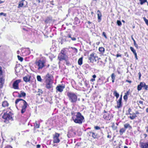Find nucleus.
Masks as SVG:
<instances>
[{
  "mask_svg": "<svg viewBox=\"0 0 148 148\" xmlns=\"http://www.w3.org/2000/svg\"><path fill=\"white\" fill-rule=\"evenodd\" d=\"M15 104L16 108L17 107L16 106V104L18 103H19L20 104L22 105V109L21 110V113H24L26 110V108L27 106V103L25 100L22 99H17L15 101Z\"/></svg>",
  "mask_w": 148,
  "mask_h": 148,
  "instance_id": "f257e3e1",
  "label": "nucleus"
},
{
  "mask_svg": "<svg viewBox=\"0 0 148 148\" xmlns=\"http://www.w3.org/2000/svg\"><path fill=\"white\" fill-rule=\"evenodd\" d=\"M73 119L75 123L81 124L82 122L84 117L80 112H78L76 115L73 117Z\"/></svg>",
  "mask_w": 148,
  "mask_h": 148,
  "instance_id": "f03ea898",
  "label": "nucleus"
},
{
  "mask_svg": "<svg viewBox=\"0 0 148 148\" xmlns=\"http://www.w3.org/2000/svg\"><path fill=\"white\" fill-rule=\"evenodd\" d=\"M67 95L69 98V101L72 103H75L77 101V96L74 93H68Z\"/></svg>",
  "mask_w": 148,
  "mask_h": 148,
  "instance_id": "7ed1b4c3",
  "label": "nucleus"
},
{
  "mask_svg": "<svg viewBox=\"0 0 148 148\" xmlns=\"http://www.w3.org/2000/svg\"><path fill=\"white\" fill-rule=\"evenodd\" d=\"M35 63L38 66V69H42L45 66V61L43 60H39L38 61H36Z\"/></svg>",
  "mask_w": 148,
  "mask_h": 148,
  "instance_id": "20e7f679",
  "label": "nucleus"
},
{
  "mask_svg": "<svg viewBox=\"0 0 148 148\" xmlns=\"http://www.w3.org/2000/svg\"><path fill=\"white\" fill-rule=\"evenodd\" d=\"M60 134L56 133L53 135V142L54 143H58L60 142V140L59 137L60 136Z\"/></svg>",
  "mask_w": 148,
  "mask_h": 148,
  "instance_id": "39448f33",
  "label": "nucleus"
},
{
  "mask_svg": "<svg viewBox=\"0 0 148 148\" xmlns=\"http://www.w3.org/2000/svg\"><path fill=\"white\" fill-rule=\"evenodd\" d=\"M97 57L94 53L91 54L89 57V59L90 60V62H93L94 61H96L97 60Z\"/></svg>",
  "mask_w": 148,
  "mask_h": 148,
  "instance_id": "423d86ee",
  "label": "nucleus"
},
{
  "mask_svg": "<svg viewBox=\"0 0 148 148\" xmlns=\"http://www.w3.org/2000/svg\"><path fill=\"white\" fill-rule=\"evenodd\" d=\"M2 73L1 68L0 66V88H1L3 87L4 82V79L1 77L2 75Z\"/></svg>",
  "mask_w": 148,
  "mask_h": 148,
  "instance_id": "0eeeda50",
  "label": "nucleus"
},
{
  "mask_svg": "<svg viewBox=\"0 0 148 148\" xmlns=\"http://www.w3.org/2000/svg\"><path fill=\"white\" fill-rule=\"evenodd\" d=\"M66 56L65 54H59L58 56V58L60 61L64 60H66Z\"/></svg>",
  "mask_w": 148,
  "mask_h": 148,
  "instance_id": "6e6552de",
  "label": "nucleus"
},
{
  "mask_svg": "<svg viewBox=\"0 0 148 148\" xmlns=\"http://www.w3.org/2000/svg\"><path fill=\"white\" fill-rule=\"evenodd\" d=\"M2 117L5 120L10 119H12V117L9 114L5 113L2 116Z\"/></svg>",
  "mask_w": 148,
  "mask_h": 148,
  "instance_id": "1a4fd4ad",
  "label": "nucleus"
},
{
  "mask_svg": "<svg viewBox=\"0 0 148 148\" xmlns=\"http://www.w3.org/2000/svg\"><path fill=\"white\" fill-rule=\"evenodd\" d=\"M139 145L141 148H148V142L145 143L140 142Z\"/></svg>",
  "mask_w": 148,
  "mask_h": 148,
  "instance_id": "9d476101",
  "label": "nucleus"
},
{
  "mask_svg": "<svg viewBox=\"0 0 148 148\" xmlns=\"http://www.w3.org/2000/svg\"><path fill=\"white\" fill-rule=\"evenodd\" d=\"M21 82L20 80H17L15 81L13 83V87L15 89H18V84Z\"/></svg>",
  "mask_w": 148,
  "mask_h": 148,
  "instance_id": "9b49d317",
  "label": "nucleus"
},
{
  "mask_svg": "<svg viewBox=\"0 0 148 148\" xmlns=\"http://www.w3.org/2000/svg\"><path fill=\"white\" fill-rule=\"evenodd\" d=\"M52 76L51 75L49 74L48 73L46 75L45 79L46 82H51V78Z\"/></svg>",
  "mask_w": 148,
  "mask_h": 148,
  "instance_id": "f8f14e48",
  "label": "nucleus"
},
{
  "mask_svg": "<svg viewBox=\"0 0 148 148\" xmlns=\"http://www.w3.org/2000/svg\"><path fill=\"white\" fill-rule=\"evenodd\" d=\"M46 88L48 89L50 88H51L53 87L52 83L53 82L52 81L51 82H46Z\"/></svg>",
  "mask_w": 148,
  "mask_h": 148,
  "instance_id": "ddd939ff",
  "label": "nucleus"
},
{
  "mask_svg": "<svg viewBox=\"0 0 148 148\" xmlns=\"http://www.w3.org/2000/svg\"><path fill=\"white\" fill-rule=\"evenodd\" d=\"M65 87L64 86H62L61 85H59L58 86L56 87V89L59 92H62L63 89Z\"/></svg>",
  "mask_w": 148,
  "mask_h": 148,
  "instance_id": "4468645a",
  "label": "nucleus"
},
{
  "mask_svg": "<svg viewBox=\"0 0 148 148\" xmlns=\"http://www.w3.org/2000/svg\"><path fill=\"white\" fill-rule=\"evenodd\" d=\"M97 15L98 18L99 20L98 22H99L101 19V14L99 10L97 11Z\"/></svg>",
  "mask_w": 148,
  "mask_h": 148,
  "instance_id": "2eb2a0df",
  "label": "nucleus"
},
{
  "mask_svg": "<svg viewBox=\"0 0 148 148\" xmlns=\"http://www.w3.org/2000/svg\"><path fill=\"white\" fill-rule=\"evenodd\" d=\"M25 1V0H22V1L19 2L18 8H20V7H23L25 5L24 3V2Z\"/></svg>",
  "mask_w": 148,
  "mask_h": 148,
  "instance_id": "dca6fc26",
  "label": "nucleus"
},
{
  "mask_svg": "<svg viewBox=\"0 0 148 148\" xmlns=\"http://www.w3.org/2000/svg\"><path fill=\"white\" fill-rule=\"evenodd\" d=\"M23 79L24 81L25 82H29L30 80V77L28 76H25L24 77Z\"/></svg>",
  "mask_w": 148,
  "mask_h": 148,
  "instance_id": "f3484780",
  "label": "nucleus"
},
{
  "mask_svg": "<svg viewBox=\"0 0 148 148\" xmlns=\"http://www.w3.org/2000/svg\"><path fill=\"white\" fill-rule=\"evenodd\" d=\"M136 114L134 113L132 114V116H130L129 117L132 120H133L135 119L136 117Z\"/></svg>",
  "mask_w": 148,
  "mask_h": 148,
  "instance_id": "a211bd4d",
  "label": "nucleus"
},
{
  "mask_svg": "<svg viewBox=\"0 0 148 148\" xmlns=\"http://www.w3.org/2000/svg\"><path fill=\"white\" fill-rule=\"evenodd\" d=\"M8 104L7 101H4L3 102L2 106L3 107L8 106Z\"/></svg>",
  "mask_w": 148,
  "mask_h": 148,
  "instance_id": "6ab92c4d",
  "label": "nucleus"
},
{
  "mask_svg": "<svg viewBox=\"0 0 148 148\" xmlns=\"http://www.w3.org/2000/svg\"><path fill=\"white\" fill-rule=\"evenodd\" d=\"M82 57H81L78 60V63L79 65H81L82 64Z\"/></svg>",
  "mask_w": 148,
  "mask_h": 148,
  "instance_id": "aec40b11",
  "label": "nucleus"
},
{
  "mask_svg": "<svg viewBox=\"0 0 148 148\" xmlns=\"http://www.w3.org/2000/svg\"><path fill=\"white\" fill-rule=\"evenodd\" d=\"M89 132L90 134H92V137L94 138H96L97 136V134H96L91 132Z\"/></svg>",
  "mask_w": 148,
  "mask_h": 148,
  "instance_id": "412c9836",
  "label": "nucleus"
},
{
  "mask_svg": "<svg viewBox=\"0 0 148 148\" xmlns=\"http://www.w3.org/2000/svg\"><path fill=\"white\" fill-rule=\"evenodd\" d=\"M71 38V39L73 41H75L76 40V38L75 37H72L71 36V35L70 34H68L67 36L66 37V38Z\"/></svg>",
  "mask_w": 148,
  "mask_h": 148,
  "instance_id": "4be33fe9",
  "label": "nucleus"
},
{
  "mask_svg": "<svg viewBox=\"0 0 148 148\" xmlns=\"http://www.w3.org/2000/svg\"><path fill=\"white\" fill-rule=\"evenodd\" d=\"M117 107L118 108H119L122 106V105L121 104V103L119 102H117Z\"/></svg>",
  "mask_w": 148,
  "mask_h": 148,
  "instance_id": "5701e85b",
  "label": "nucleus"
},
{
  "mask_svg": "<svg viewBox=\"0 0 148 148\" xmlns=\"http://www.w3.org/2000/svg\"><path fill=\"white\" fill-rule=\"evenodd\" d=\"M140 1V5H142L145 2H147V0H139Z\"/></svg>",
  "mask_w": 148,
  "mask_h": 148,
  "instance_id": "b1692460",
  "label": "nucleus"
},
{
  "mask_svg": "<svg viewBox=\"0 0 148 148\" xmlns=\"http://www.w3.org/2000/svg\"><path fill=\"white\" fill-rule=\"evenodd\" d=\"M124 127L125 128L127 129L128 127L131 128V126L129 123H126L124 125Z\"/></svg>",
  "mask_w": 148,
  "mask_h": 148,
  "instance_id": "393cba45",
  "label": "nucleus"
},
{
  "mask_svg": "<svg viewBox=\"0 0 148 148\" xmlns=\"http://www.w3.org/2000/svg\"><path fill=\"white\" fill-rule=\"evenodd\" d=\"M114 95L116 97V98H118L119 96V94L116 92V91H114L113 93Z\"/></svg>",
  "mask_w": 148,
  "mask_h": 148,
  "instance_id": "a878e982",
  "label": "nucleus"
},
{
  "mask_svg": "<svg viewBox=\"0 0 148 148\" xmlns=\"http://www.w3.org/2000/svg\"><path fill=\"white\" fill-rule=\"evenodd\" d=\"M132 39L133 40L134 42V45L137 48H138V45L137 44L136 42L135 41L133 37H132Z\"/></svg>",
  "mask_w": 148,
  "mask_h": 148,
  "instance_id": "bb28decb",
  "label": "nucleus"
},
{
  "mask_svg": "<svg viewBox=\"0 0 148 148\" xmlns=\"http://www.w3.org/2000/svg\"><path fill=\"white\" fill-rule=\"evenodd\" d=\"M125 131V130L124 129V128H123L121 129L119 131L120 134H121V135L122 134H123V133Z\"/></svg>",
  "mask_w": 148,
  "mask_h": 148,
  "instance_id": "cd10ccee",
  "label": "nucleus"
},
{
  "mask_svg": "<svg viewBox=\"0 0 148 148\" xmlns=\"http://www.w3.org/2000/svg\"><path fill=\"white\" fill-rule=\"evenodd\" d=\"M37 78L38 81L41 82L42 81V79L40 75H37Z\"/></svg>",
  "mask_w": 148,
  "mask_h": 148,
  "instance_id": "c85d7f7f",
  "label": "nucleus"
},
{
  "mask_svg": "<svg viewBox=\"0 0 148 148\" xmlns=\"http://www.w3.org/2000/svg\"><path fill=\"white\" fill-rule=\"evenodd\" d=\"M17 57L18 60L21 62H22L23 60V58L21 57L20 56L18 55L17 56Z\"/></svg>",
  "mask_w": 148,
  "mask_h": 148,
  "instance_id": "c756f323",
  "label": "nucleus"
},
{
  "mask_svg": "<svg viewBox=\"0 0 148 148\" xmlns=\"http://www.w3.org/2000/svg\"><path fill=\"white\" fill-rule=\"evenodd\" d=\"M112 127L113 130H115L117 128V127L115 126V124L114 123H112Z\"/></svg>",
  "mask_w": 148,
  "mask_h": 148,
  "instance_id": "7c9ffc66",
  "label": "nucleus"
},
{
  "mask_svg": "<svg viewBox=\"0 0 148 148\" xmlns=\"http://www.w3.org/2000/svg\"><path fill=\"white\" fill-rule=\"evenodd\" d=\"M139 84L140 85V86H141V87H142V88H144L145 86V84L144 82H140Z\"/></svg>",
  "mask_w": 148,
  "mask_h": 148,
  "instance_id": "2f4dec72",
  "label": "nucleus"
},
{
  "mask_svg": "<svg viewBox=\"0 0 148 148\" xmlns=\"http://www.w3.org/2000/svg\"><path fill=\"white\" fill-rule=\"evenodd\" d=\"M99 51L101 52H103L104 51V49L103 47H100L99 48Z\"/></svg>",
  "mask_w": 148,
  "mask_h": 148,
  "instance_id": "473e14b6",
  "label": "nucleus"
},
{
  "mask_svg": "<svg viewBox=\"0 0 148 148\" xmlns=\"http://www.w3.org/2000/svg\"><path fill=\"white\" fill-rule=\"evenodd\" d=\"M130 50L133 52L134 54L136 53V50L132 47H130Z\"/></svg>",
  "mask_w": 148,
  "mask_h": 148,
  "instance_id": "72a5a7b5",
  "label": "nucleus"
},
{
  "mask_svg": "<svg viewBox=\"0 0 148 148\" xmlns=\"http://www.w3.org/2000/svg\"><path fill=\"white\" fill-rule=\"evenodd\" d=\"M21 94L22 97H25L26 96V93L24 92H23L22 91H21L20 92Z\"/></svg>",
  "mask_w": 148,
  "mask_h": 148,
  "instance_id": "f704fd0d",
  "label": "nucleus"
},
{
  "mask_svg": "<svg viewBox=\"0 0 148 148\" xmlns=\"http://www.w3.org/2000/svg\"><path fill=\"white\" fill-rule=\"evenodd\" d=\"M117 25L119 26H121L122 25L121 22L119 20H117Z\"/></svg>",
  "mask_w": 148,
  "mask_h": 148,
  "instance_id": "c9c22d12",
  "label": "nucleus"
},
{
  "mask_svg": "<svg viewBox=\"0 0 148 148\" xmlns=\"http://www.w3.org/2000/svg\"><path fill=\"white\" fill-rule=\"evenodd\" d=\"M65 49H63L61 50V52L60 54H65Z\"/></svg>",
  "mask_w": 148,
  "mask_h": 148,
  "instance_id": "e433bc0d",
  "label": "nucleus"
},
{
  "mask_svg": "<svg viewBox=\"0 0 148 148\" xmlns=\"http://www.w3.org/2000/svg\"><path fill=\"white\" fill-rule=\"evenodd\" d=\"M143 19L146 24L148 26V20H147L145 17L143 18Z\"/></svg>",
  "mask_w": 148,
  "mask_h": 148,
  "instance_id": "4c0bfd02",
  "label": "nucleus"
},
{
  "mask_svg": "<svg viewBox=\"0 0 148 148\" xmlns=\"http://www.w3.org/2000/svg\"><path fill=\"white\" fill-rule=\"evenodd\" d=\"M40 127V125L39 124L37 123V121L35 122V127L36 128H39Z\"/></svg>",
  "mask_w": 148,
  "mask_h": 148,
  "instance_id": "58836bf2",
  "label": "nucleus"
},
{
  "mask_svg": "<svg viewBox=\"0 0 148 148\" xmlns=\"http://www.w3.org/2000/svg\"><path fill=\"white\" fill-rule=\"evenodd\" d=\"M142 87H141V86H140V84L138 85L137 86V89L138 90L140 91L142 89Z\"/></svg>",
  "mask_w": 148,
  "mask_h": 148,
  "instance_id": "ea45409f",
  "label": "nucleus"
},
{
  "mask_svg": "<svg viewBox=\"0 0 148 148\" xmlns=\"http://www.w3.org/2000/svg\"><path fill=\"white\" fill-rule=\"evenodd\" d=\"M111 78L112 79L115 80V75L114 73H112L111 75Z\"/></svg>",
  "mask_w": 148,
  "mask_h": 148,
  "instance_id": "a19ab883",
  "label": "nucleus"
},
{
  "mask_svg": "<svg viewBox=\"0 0 148 148\" xmlns=\"http://www.w3.org/2000/svg\"><path fill=\"white\" fill-rule=\"evenodd\" d=\"M127 96L126 95H125L123 97V98L125 101H126L127 100Z\"/></svg>",
  "mask_w": 148,
  "mask_h": 148,
  "instance_id": "79ce46f5",
  "label": "nucleus"
},
{
  "mask_svg": "<svg viewBox=\"0 0 148 148\" xmlns=\"http://www.w3.org/2000/svg\"><path fill=\"white\" fill-rule=\"evenodd\" d=\"M122 95H121V97L119 99V100L117 101V102H121V101H122Z\"/></svg>",
  "mask_w": 148,
  "mask_h": 148,
  "instance_id": "37998d69",
  "label": "nucleus"
},
{
  "mask_svg": "<svg viewBox=\"0 0 148 148\" xmlns=\"http://www.w3.org/2000/svg\"><path fill=\"white\" fill-rule=\"evenodd\" d=\"M94 128H95V129L96 130H99L100 129V128L98 126H95Z\"/></svg>",
  "mask_w": 148,
  "mask_h": 148,
  "instance_id": "c03bdc74",
  "label": "nucleus"
},
{
  "mask_svg": "<svg viewBox=\"0 0 148 148\" xmlns=\"http://www.w3.org/2000/svg\"><path fill=\"white\" fill-rule=\"evenodd\" d=\"M131 111V109L130 108H129L128 110V113L127 114H129L130 115H132V114L130 113V112Z\"/></svg>",
  "mask_w": 148,
  "mask_h": 148,
  "instance_id": "a18cd8bd",
  "label": "nucleus"
},
{
  "mask_svg": "<svg viewBox=\"0 0 148 148\" xmlns=\"http://www.w3.org/2000/svg\"><path fill=\"white\" fill-rule=\"evenodd\" d=\"M144 88L146 90H147L148 88V85H146L145 84V86H144Z\"/></svg>",
  "mask_w": 148,
  "mask_h": 148,
  "instance_id": "49530a36",
  "label": "nucleus"
},
{
  "mask_svg": "<svg viewBox=\"0 0 148 148\" xmlns=\"http://www.w3.org/2000/svg\"><path fill=\"white\" fill-rule=\"evenodd\" d=\"M103 36L105 37V38H107V36H106V33H105V32H103Z\"/></svg>",
  "mask_w": 148,
  "mask_h": 148,
  "instance_id": "de8ad7c7",
  "label": "nucleus"
},
{
  "mask_svg": "<svg viewBox=\"0 0 148 148\" xmlns=\"http://www.w3.org/2000/svg\"><path fill=\"white\" fill-rule=\"evenodd\" d=\"M4 148H12V147L10 145H7Z\"/></svg>",
  "mask_w": 148,
  "mask_h": 148,
  "instance_id": "09e8293b",
  "label": "nucleus"
},
{
  "mask_svg": "<svg viewBox=\"0 0 148 148\" xmlns=\"http://www.w3.org/2000/svg\"><path fill=\"white\" fill-rule=\"evenodd\" d=\"M6 15V14H4L3 13V12L0 13V15H3L4 16H5Z\"/></svg>",
  "mask_w": 148,
  "mask_h": 148,
  "instance_id": "8fccbe9b",
  "label": "nucleus"
},
{
  "mask_svg": "<svg viewBox=\"0 0 148 148\" xmlns=\"http://www.w3.org/2000/svg\"><path fill=\"white\" fill-rule=\"evenodd\" d=\"M134 54V55L135 56V58H136V60H137L138 59V58H137V53H135Z\"/></svg>",
  "mask_w": 148,
  "mask_h": 148,
  "instance_id": "3c124183",
  "label": "nucleus"
},
{
  "mask_svg": "<svg viewBox=\"0 0 148 148\" xmlns=\"http://www.w3.org/2000/svg\"><path fill=\"white\" fill-rule=\"evenodd\" d=\"M121 54H117L116 56L117 57H121Z\"/></svg>",
  "mask_w": 148,
  "mask_h": 148,
  "instance_id": "603ef678",
  "label": "nucleus"
},
{
  "mask_svg": "<svg viewBox=\"0 0 148 148\" xmlns=\"http://www.w3.org/2000/svg\"><path fill=\"white\" fill-rule=\"evenodd\" d=\"M138 75H139V79H140L141 76V74L140 73V72H139L138 73Z\"/></svg>",
  "mask_w": 148,
  "mask_h": 148,
  "instance_id": "864d4df0",
  "label": "nucleus"
},
{
  "mask_svg": "<svg viewBox=\"0 0 148 148\" xmlns=\"http://www.w3.org/2000/svg\"><path fill=\"white\" fill-rule=\"evenodd\" d=\"M129 91H127V92L125 93V95H126L127 96L129 95Z\"/></svg>",
  "mask_w": 148,
  "mask_h": 148,
  "instance_id": "5fc2aeb1",
  "label": "nucleus"
},
{
  "mask_svg": "<svg viewBox=\"0 0 148 148\" xmlns=\"http://www.w3.org/2000/svg\"><path fill=\"white\" fill-rule=\"evenodd\" d=\"M126 82H129V83H131L132 82L131 81L129 80H126Z\"/></svg>",
  "mask_w": 148,
  "mask_h": 148,
  "instance_id": "6e6d98bb",
  "label": "nucleus"
},
{
  "mask_svg": "<svg viewBox=\"0 0 148 148\" xmlns=\"http://www.w3.org/2000/svg\"><path fill=\"white\" fill-rule=\"evenodd\" d=\"M40 145H37V148H39L40 147Z\"/></svg>",
  "mask_w": 148,
  "mask_h": 148,
  "instance_id": "4d7b16f0",
  "label": "nucleus"
},
{
  "mask_svg": "<svg viewBox=\"0 0 148 148\" xmlns=\"http://www.w3.org/2000/svg\"><path fill=\"white\" fill-rule=\"evenodd\" d=\"M36 1L38 3H40L41 1V0H36Z\"/></svg>",
  "mask_w": 148,
  "mask_h": 148,
  "instance_id": "13d9d810",
  "label": "nucleus"
},
{
  "mask_svg": "<svg viewBox=\"0 0 148 148\" xmlns=\"http://www.w3.org/2000/svg\"><path fill=\"white\" fill-rule=\"evenodd\" d=\"M96 76L95 75H93V76H92V77L94 79H95V78H96Z\"/></svg>",
  "mask_w": 148,
  "mask_h": 148,
  "instance_id": "bf43d9fd",
  "label": "nucleus"
},
{
  "mask_svg": "<svg viewBox=\"0 0 148 148\" xmlns=\"http://www.w3.org/2000/svg\"><path fill=\"white\" fill-rule=\"evenodd\" d=\"M90 81L92 82H93L94 81H95V79H92L90 80Z\"/></svg>",
  "mask_w": 148,
  "mask_h": 148,
  "instance_id": "052dcab7",
  "label": "nucleus"
},
{
  "mask_svg": "<svg viewBox=\"0 0 148 148\" xmlns=\"http://www.w3.org/2000/svg\"><path fill=\"white\" fill-rule=\"evenodd\" d=\"M136 114H139V112L138 111H136V113H135Z\"/></svg>",
  "mask_w": 148,
  "mask_h": 148,
  "instance_id": "680f3d73",
  "label": "nucleus"
},
{
  "mask_svg": "<svg viewBox=\"0 0 148 148\" xmlns=\"http://www.w3.org/2000/svg\"><path fill=\"white\" fill-rule=\"evenodd\" d=\"M18 97H22V96H21V94H20L18 95Z\"/></svg>",
  "mask_w": 148,
  "mask_h": 148,
  "instance_id": "e2e57ef3",
  "label": "nucleus"
},
{
  "mask_svg": "<svg viewBox=\"0 0 148 148\" xmlns=\"http://www.w3.org/2000/svg\"><path fill=\"white\" fill-rule=\"evenodd\" d=\"M111 136H110V135H108V136H107V137L108 138H111Z\"/></svg>",
  "mask_w": 148,
  "mask_h": 148,
  "instance_id": "0e129e2a",
  "label": "nucleus"
},
{
  "mask_svg": "<svg viewBox=\"0 0 148 148\" xmlns=\"http://www.w3.org/2000/svg\"><path fill=\"white\" fill-rule=\"evenodd\" d=\"M4 1H1V0H0V4L1 3H3Z\"/></svg>",
  "mask_w": 148,
  "mask_h": 148,
  "instance_id": "69168bd1",
  "label": "nucleus"
},
{
  "mask_svg": "<svg viewBox=\"0 0 148 148\" xmlns=\"http://www.w3.org/2000/svg\"><path fill=\"white\" fill-rule=\"evenodd\" d=\"M139 102L141 104H143V102L142 101H139Z\"/></svg>",
  "mask_w": 148,
  "mask_h": 148,
  "instance_id": "338daca9",
  "label": "nucleus"
},
{
  "mask_svg": "<svg viewBox=\"0 0 148 148\" xmlns=\"http://www.w3.org/2000/svg\"><path fill=\"white\" fill-rule=\"evenodd\" d=\"M146 111L148 113V108L146 109Z\"/></svg>",
  "mask_w": 148,
  "mask_h": 148,
  "instance_id": "774afa93",
  "label": "nucleus"
}]
</instances>
